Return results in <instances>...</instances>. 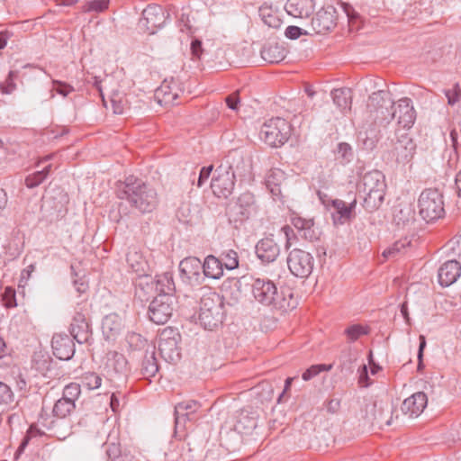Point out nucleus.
<instances>
[{
    "label": "nucleus",
    "mask_w": 461,
    "mask_h": 461,
    "mask_svg": "<svg viewBox=\"0 0 461 461\" xmlns=\"http://www.w3.org/2000/svg\"><path fill=\"white\" fill-rule=\"evenodd\" d=\"M414 219V212L409 205L398 206L394 210L393 221L399 228H403Z\"/></svg>",
    "instance_id": "ea45409f"
},
{
    "label": "nucleus",
    "mask_w": 461,
    "mask_h": 461,
    "mask_svg": "<svg viewBox=\"0 0 461 461\" xmlns=\"http://www.w3.org/2000/svg\"><path fill=\"white\" fill-rule=\"evenodd\" d=\"M291 222L298 230L299 235L306 240L313 241L319 239V231L314 228L312 219H304L294 215L292 217Z\"/></svg>",
    "instance_id": "c85d7f7f"
},
{
    "label": "nucleus",
    "mask_w": 461,
    "mask_h": 461,
    "mask_svg": "<svg viewBox=\"0 0 461 461\" xmlns=\"http://www.w3.org/2000/svg\"><path fill=\"white\" fill-rule=\"evenodd\" d=\"M331 369V365H314L309 367L303 373L302 378L304 381H309L317 375H319L321 371H329Z\"/></svg>",
    "instance_id": "864d4df0"
},
{
    "label": "nucleus",
    "mask_w": 461,
    "mask_h": 461,
    "mask_svg": "<svg viewBox=\"0 0 461 461\" xmlns=\"http://www.w3.org/2000/svg\"><path fill=\"white\" fill-rule=\"evenodd\" d=\"M2 300L4 304L7 308H13L17 305L15 291L11 287H6L4 294H2Z\"/></svg>",
    "instance_id": "13d9d810"
},
{
    "label": "nucleus",
    "mask_w": 461,
    "mask_h": 461,
    "mask_svg": "<svg viewBox=\"0 0 461 461\" xmlns=\"http://www.w3.org/2000/svg\"><path fill=\"white\" fill-rule=\"evenodd\" d=\"M393 113H394V119L397 120L398 126L407 130L413 126L417 115L412 101L408 97L401 98L395 102Z\"/></svg>",
    "instance_id": "2eb2a0df"
},
{
    "label": "nucleus",
    "mask_w": 461,
    "mask_h": 461,
    "mask_svg": "<svg viewBox=\"0 0 461 461\" xmlns=\"http://www.w3.org/2000/svg\"><path fill=\"white\" fill-rule=\"evenodd\" d=\"M136 296L140 300H148L155 292L154 278L147 274L138 277L136 283Z\"/></svg>",
    "instance_id": "72a5a7b5"
},
{
    "label": "nucleus",
    "mask_w": 461,
    "mask_h": 461,
    "mask_svg": "<svg viewBox=\"0 0 461 461\" xmlns=\"http://www.w3.org/2000/svg\"><path fill=\"white\" fill-rule=\"evenodd\" d=\"M461 275V265L456 260L445 262L438 271V283L447 287L454 284Z\"/></svg>",
    "instance_id": "b1692460"
},
{
    "label": "nucleus",
    "mask_w": 461,
    "mask_h": 461,
    "mask_svg": "<svg viewBox=\"0 0 461 461\" xmlns=\"http://www.w3.org/2000/svg\"><path fill=\"white\" fill-rule=\"evenodd\" d=\"M419 212L426 221L441 218L444 213L442 194L436 188H428L421 192L418 200Z\"/></svg>",
    "instance_id": "423d86ee"
},
{
    "label": "nucleus",
    "mask_w": 461,
    "mask_h": 461,
    "mask_svg": "<svg viewBox=\"0 0 461 461\" xmlns=\"http://www.w3.org/2000/svg\"><path fill=\"white\" fill-rule=\"evenodd\" d=\"M366 419L371 424L379 427L390 426L392 423L393 406L384 401H374L366 405Z\"/></svg>",
    "instance_id": "f8f14e48"
},
{
    "label": "nucleus",
    "mask_w": 461,
    "mask_h": 461,
    "mask_svg": "<svg viewBox=\"0 0 461 461\" xmlns=\"http://www.w3.org/2000/svg\"><path fill=\"white\" fill-rule=\"evenodd\" d=\"M428 398L423 392H417L406 398L401 406L402 413L410 418L418 417L427 406Z\"/></svg>",
    "instance_id": "412c9836"
},
{
    "label": "nucleus",
    "mask_w": 461,
    "mask_h": 461,
    "mask_svg": "<svg viewBox=\"0 0 461 461\" xmlns=\"http://www.w3.org/2000/svg\"><path fill=\"white\" fill-rule=\"evenodd\" d=\"M223 301L214 291H205L200 299L199 322L205 329L213 330L223 319Z\"/></svg>",
    "instance_id": "7ed1b4c3"
},
{
    "label": "nucleus",
    "mask_w": 461,
    "mask_h": 461,
    "mask_svg": "<svg viewBox=\"0 0 461 461\" xmlns=\"http://www.w3.org/2000/svg\"><path fill=\"white\" fill-rule=\"evenodd\" d=\"M201 404L194 400L184 401L175 406L176 427L185 426L186 420H194Z\"/></svg>",
    "instance_id": "4be33fe9"
},
{
    "label": "nucleus",
    "mask_w": 461,
    "mask_h": 461,
    "mask_svg": "<svg viewBox=\"0 0 461 461\" xmlns=\"http://www.w3.org/2000/svg\"><path fill=\"white\" fill-rule=\"evenodd\" d=\"M396 140H392V149L387 158L397 165L405 166L411 161L416 152V143L408 133L395 131Z\"/></svg>",
    "instance_id": "6e6552de"
},
{
    "label": "nucleus",
    "mask_w": 461,
    "mask_h": 461,
    "mask_svg": "<svg viewBox=\"0 0 461 461\" xmlns=\"http://www.w3.org/2000/svg\"><path fill=\"white\" fill-rule=\"evenodd\" d=\"M33 433H34L33 428L30 427V429L27 430L26 434L24 435L23 438L21 441L19 447L17 448V450L14 454L15 458H18L19 456L24 451V449L28 446Z\"/></svg>",
    "instance_id": "0e129e2a"
},
{
    "label": "nucleus",
    "mask_w": 461,
    "mask_h": 461,
    "mask_svg": "<svg viewBox=\"0 0 461 461\" xmlns=\"http://www.w3.org/2000/svg\"><path fill=\"white\" fill-rule=\"evenodd\" d=\"M105 451L110 461H129L128 456L122 454L118 444H107Z\"/></svg>",
    "instance_id": "8fccbe9b"
},
{
    "label": "nucleus",
    "mask_w": 461,
    "mask_h": 461,
    "mask_svg": "<svg viewBox=\"0 0 461 461\" xmlns=\"http://www.w3.org/2000/svg\"><path fill=\"white\" fill-rule=\"evenodd\" d=\"M256 254L263 263H272L279 256L280 248L273 239H262L256 245Z\"/></svg>",
    "instance_id": "393cba45"
},
{
    "label": "nucleus",
    "mask_w": 461,
    "mask_h": 461,
    "mask_svg": "<svg viewBox=\"0 0 461 461\" xmlns=\"http://www.w3.org/2000/svg\"><path fill=\"white\" fill-rule=\"evenodd\" d=\"M46 179L43 172L36 171L26 176L24 183L28 188H34L40 185Z\"/></svg>",
    "instance_id": "5fc2aeb1"
},
{
    "label": "nucleus",
    "mask_w": 461,
    "mask_h": 461,
    "mask_svg": "<svg viewBox=\"0 0 461 461\" xmlns=\"http://www.w3.org/2000/svg\"><path fill=\"white\" fill-rule=\"evenodd\" d=\"M184 90L177 80L171 78L165 79L161 86L156 90L155 96L159 104H174L175 101L183 94Z\"/></svg>",
    "instance_id": "6ab92c4d"
},
{
    "label": "nucleus",
    "mask_w": 461,
    "mask_h": 461,
    "mask_svg": "<svg viewBox=\"0 0 461 461\" xmlns=\"http://www.w3.org/2000/svg\"><path fill=\"white\" fill-rule=\"evenodd\" d=\"M202 268L201 260L195 257L185 258L179 264L182 278H185L188 281H199Z\"/></svg>",
    "instance_id": "bb28decb"
},
{
    "label": "nucleus",
    "mask_w": 461,
    "mask_h": 461,
    "mask_svg": "<svg viewBox=\"0 0 461 461\" xmlns=\"http://www.w3.org/2000/svg\"><path fill=\"white\" fill-rule=\"evenodd\" d=\"M167 17V14L161 5H149L142 11L140 26L145 27L150 34H153L157 29L164 25Z\"/></svg>",
    "instance_id": "4468645a"
},
{
    "label": "nucleus",
    "mask_w": 461,
    "mask_h": 461,
    "mask_svg": "<svg viewBox=\"0 0 461 461\" xmlns=\"http://www.w3.org/2000/svg\"><path fill=\"white\" fill-rule=\"evenodd\" d=\"M52 84V90L55 91L57 94L62 95L63 97L68 96L70 93L74 92L75 90L72 86L59 80H53Z\"/></svg>",
    "instance_id": "4d7b16f0"
},
{
    "label": "nucleus",
    "mask_w": 461,
    "mask_h": 461,
    "mask_svg": "<svg viewBox=\"0 0 461 461\" xmlns=\"http://www.w3.org/2000/svg\"><path fill=\"white\" fill-rule=\"evenodd\" d=\"M334 104L341 110L350 109L351 91L348 88L334 89L331 92Z\"/></svg>",
    "instance_id": "a19ab883"
},
{
    "label": "nucleus",
    "mask_w": 461,
    "mask_h": 461,
    "mask_svg": "<svg viewBox=\"0 0 461 461\" xmlns=\"http://www.w3.org/2000/svg\"><path fill=\"white\" fill-rule=\"evenodd\" d=\"M336 10L332 6L322 8L312 19V27L318 34L330 32L336 25Z\"/></svg>",
    "instance_id": "a211bd4d"
},
{
    "label": "nucleus",
    "mask_w": 461,
    "mask_h": 461,
    "mask_svg": "<svg viewBox=\"0 0 461 461\" xmlns=\"http://www.w3.org/2000/svg\"><path fill=\"white\" fill-rule=\"evenodd\" d=\"M255 210V197L251 193L246 192L240 195L230 212L235 221H243L249 219Z\"/></svg>",
    "instance_id": "f3484780"
},
{
    "label": "nucleus",
    "mask_w": 461,
    "mask_h": 461,
    "mask_svg": "<svg viewBox=\"0 0 461 461\" xmlns=\"http://www.w3.org/2000/svg\"><path fill=\"white\" fill-rule=\"evenodd\" d=\"M235 179L230 171L219 165L211 182V188L214 195L219 198H228L234 189Z\"/></svg>",
    "instance_id": "ddd939ff"
},
{
    "label": "nucleus",
    "mask_w": 461,
    "mask_h": 461,
    "mask_svg": "<svg viewBox=\"0 0 461 461\" xmlns=\"http://www.w3.org/2000/svg\"><path fill=\"white\" fill-rule=\"evenodd\" d=\"M359 377L358 383L361 386L367 387L371 384L370 378L368 376V370L366 365L363 364L361 367L358 369Z\"/></svg>",
    "instance_id": "69168bd1"
},
{
    "label": "nucleus",
    "mask_w": 461,
    "mask_h": 461,
    "mask_svg": "<svg viewBox=\"0 0 461 461\" xmlns=\"http://www.w3.org/2000/svg\"><path fill=\"white\" fill-rule=\"evenodd\" d=\"M122 330L121 318L112 313L106 315L102 321V331L107 340L114 339Z\"/></svg>",
    "instance_id": "7c9ffc66"
},
{
    "label": "nucleus",
    "mask_w": 461,
    "mask_h": 461,
    "mask_svg": "<svg viewBox=\"0 0 461 461\" xmlns=\"http://www.w3.org/2000/svg\"><path fill=\"white\" fill-rule=\"evenodd\" d=\"M221 261L225 268L233 270L239 267V256L233 249H228L221 254Z\"/></svg>",
    "instance_id": "a18cd8bd"
},
{
    "label": "nucleus",
    "mask_w": 461,
    "mask_h": 461,
    "mask_svg": "<svg viewBox=\"0 0 461 461\" xmlns=\"http://www.w3.org/2000/svg\"><path fill=\"white\" fill-rule=\"evenodd\" d=\"M212 167H213L212 166H209V167H203L201 168L199 176H198V179H197V186L198 187L203 186V183L209 178V176L212 173Z\"/></svg>",
    "instance_id": "338daca9"
},
{
    "label": "nucleus",
    "mask_w": 461,
    "mask_h": 461,
    "mask_svg": "<svg viewBox=\"0 0 461 461\" xmlns=\"http://www.w3.org/2000/svg\"><path fill=\"white\" fill-rule=\"evenodd\" d=\"M69 331L73 339L79 344L88 342L92 332L86 314L82 309L76 311L70 324Z\"/></svg>",
    "instance_id": "dca6fc26"
},
{
    "label": "nucleus",
    "mask_w": 461,
    "mask_h": 461,
    "mask_svg": "<svg viewBox=\"0 0 461 461\" xmlns=\"http://www.w3.org/2000/svg\"><path fill=\"white\" fill-rule=\"evenodd\" d=\"M405 241H397L391 248H388L383 252V256L386 258H393L396 254L400 253L405 248Z\"/></svg>",
    "instance_id": "052dcab7"
},
{
    "label": "nucleus",
    "mask_w": 461,
    "mask_h": 461,
    "mask_svg": "<svg viewBox=\"0 0 461 461\" xmlns=\"http://www.w3.org/2000/svg\"><path fill=\"white\" fill-rule=\"evenodd\" d=\"M119 199H125L141 213L151 212L158 203L157 191L150 185L133 176L120 183L117 188Z\"/></svg>",
    "instance_id": "f257e3e1"
},
{
    "label": "nucleus",
    "mask_w": 461,
    "mask_h": 461,
    "mask_svg": "<svg viewBox=\"0 0 461 461\" xmlns=\"http://www.w3.org/2000/svg\"><path fill=\"white\" fill-rule=\"evenodd\" d=\"M80 393V384L77 383H70L69 384L65 386L61 398L70 402H74L76 403V401L79 398Z\"/></svg>",
    "instance_id": "de8ad7c7"
},
{
    "label": "nucleus",
    "mask_w": 461,
    "mask_h": 461,
    "mask_svg": "<svg viewBox=\"0 0 461 461\" xmlns=\"http://www.w3.org/2000/svg\"><path fill=\"white\" fill-rule=\"evenodd\" d=\"M176 305L174 295L158 294L149 306L148 315L156 324H165L171 317Z\"/></svg>",
    "instance_id": "9d476101"
},
{
    "label": "nucleus",
    "mask_w": 461,
    "mask_h": 461,
    "mask_svg": "<svg viewBox=\"0 0 461 461\" xmlns=\"http://www.w3.org/2000/svg\"><path fill=\"white\" fill-rule=\"evenodd\" d=\"M14 402V394L12 389L5 383L0 382V407H6Z\"/></svg>",
    "instance_id": "49530a36"
},
{
    "label": "nucleus",
    "mask_w": 461,
    "mask_h": 461,
    "mask_svg": "<svg viewBox=\"0 0 461 461\" xmlns=\"http://www.w3.org/2000/svg\"><path fill=\"white\" fill-rule=\"evenodd\" d=\"M367 333V329L358 324L351 325L345 330V334L351 342L356 341L362 335H366Z\"/></svg>",
    "instance_id": "603ef678"
},
{
    "label": "nucleus",
    "mask_w": 461,
    "mask_h": 461,
    "mask_svg": "<svg viewBox=\"0 0 461 461\" xmlns=\"http://www.w3.org/2000/svg\"><path fill=\"white\" fill-rule=\"evenodd\" d=\"M75 409L76 403L74 402L60 398L55 402L52 412L55 417L64 419L69 416Z\"/></svg>",
    "instance_id": "79ce46f5"
},
{
    "label": "nucleus",
    "mask_w": 461,
    "mask_h": 461,
    "mask_svg": "<svg viewBox=\"0 0 461 461\" xmlns=\"http://www.w3.org/2000/svg\"><path fill=\"white\" fill-rule=\"evenodd\" d=\"M357 353L351 348L342 351L339 361L342 368L351 370L352 364L357 360Z\"/></svg>",
    "instance_id": "3c124183"
},
{
    "label": "nucleus",
    "mask_w": 461,
    "mask_h": 461,
    "mask_svg": "<svg viewBox=\"0 0 461 461\" xmlns=\"http://www.w3.org/2000/svg\"><path fill=\"white\" fill-rule=\"evenodd\" d=\"M363 207L373 212L376 210L384 202L386 184L384 174L379 170H373L366 173L362 178Z\"/></svg>",
    "instance_id": "39448f33"
},
{
    "label": "nucleus",
    "mask_w": 461,
    "mask_h": 461,
    "mask_svg": "<svg viewBox=\"0 0 461 461\" xmlns=\"http://www.w3.org/2000/svg\"><path fill=\"white\" fill-rule=\"evenodd\" d=\"M266 185L274 197L282 196L287 185L285 173L279 168L271 169L267 175Z\"/></svg>",
    "instance_id": "a878e982"
},
{
    "label": "nucleus",
    "mask_w": 461,
    "mask_h": 461,
    "mask_svg": "<svg viewBox=\"0 0 461 461\" xmlns=\"http://www.w3.org/2000/svg\"><path fill=\"white\" fill-rule=\"evenodd\" d=\"M354 158V152L351 146L346 142H340L338 144L336 149V158L342 164L349 163Z\"/></svg>",
    "instance_id": "c03bdc74"
},
{
    "label": "nucleus",
    "mask_w": 461,
    "mask_h": 461,
    "mask_svg": "<svg viewBox=\"0 0 461 461\" xmlns=\"http://www.w3.org/2000/svg\"><path fill=\"white\" fill-rule=\"evenodd\" d=\"M226 170L230 171L234 177L240 179L249 178L252 171V162L249 158H245L238 149L231 150L224 157L220 164Z\"/></svg>",
    "instance_id": "9b49d317"
},
{
    "label": "nucleus",
    "mask_w": 461,
    "mask_h": 461,
    "mask_svg": "<svg viewBox=\"0 0 461 461\" xmlns=\"http://www.w3.org/2000/svg\"><path fill=\"white\" fill-rule=\"evenodd\" d=\"M258 425L256 419L249 416L248 413H240L235 424V429L240 433H249Z\"/></svg>",
    "instance_id": "37998d69"
},
{
    "label": "nucleus",
    "mask_w": 461,
    "mask_h": 461,
    "mask_svg": "<svg viewBox=\"0 0 461 461\" xmlns=\"http://www.w3.org/2000/svg\"><path fill=\"white\" fill-rule=\"evenodd\" d=\"M197 209L190 202H183L176 210V216L184 224H191L196 219Z\"/></svg>",
    "instance_id": "58836bf2"
},
{
    "label": "nucleus",
    "mask_w": 461,
    "mask_h": 461,
    "mask_svg": "<svg viewBox=\"0 0 461 461\" xmlns=\"http://www.w3.org/2000/svg\"><path fill=\"white\" fill-rule=\"evenodd\" d=\"M446 97L447 98V103L450 105H454L459 101L461 95V89L459 86L455 85L453 89H448L445 91Z\"/></svg>",
    "instance_id": "bf43d9fd"
},
{
    "label": "nucleus",
    "mask_w": 461,
    "mask_h": 461,
    "mask_svg": "<svg viewBox=\"0 0 461 461\" xmlns=\"http://www.w3.org/2000/svg\"><path fill=\"white\" fill-rule=\"evenodd\" d=\"M203 275L212 279H219L223 275V265L221 259L212 255L205 258L204 262L202 263Z\"/></svg>",
    "instance_id": "473e14b6"
},
{
    "label": "nucleus",
    "mask_w": 461,
    "mask_h": 461,
    "mask_svg": "<svg viewBox=\"0 0 461 461\" xmlns=\"http://www.w3.org/2000/svg\"><path fill=\"white\" fill-rule=\"evenodd\" d=\"M395 102L389 91L378 90L368 97L366 110L369 120L375 125L386 127L394 119L393 108Z\"/></svg>",
    "instance_id": "f03ea898"
},
{
    "label": "nucleus",
    "mask_w": 461,
    "mask_h": 461,
    "mask_svg": "<svg viewBox=\"0 0 461 461\" xmlns=\"http://www.w3.org/2000/svg\"><path fill=\"white\" fill-rule=\"evenodd\" d=\"M331 205L335 210V213L332 214L334 223L342 224L354 216L353 211L357 205V199L354 198L348 204L343 200L335 199L332 200Z\"/></svg>",
    "instance_id": "cd10ccee"
},
{
    "label": "nucleus",
    "mask_w": 461,
    "mask_h": 461,
    "mask_svg": "<svg viewBox=\"0 0 461 461\" xmlns=\"http://www.w3.org/2000/svg\"><path fill=\"white\" fill-rule=\"evenodd\" d=\"M108 8L107 0H94L87 3V11L89 12H103Z\"/></svg>",
    "instance_id": "e2e57ef3"
},
{
    "label": "nucleus",
    "mask_w": 461,
    "mask_h": 461,
    "mask_svg": "<svg viewBox=\"0 0 461 461\" xmlns=\"http://www.w3.org/2000/svg\"><path fill=\"white\" fill-rule=\"evenodd\" d=\"M228 107L231 110H237L240 104L239 92H234L225 98Z\"/></svg>",
    "instance_id": "774afa93"
},
{
    "label": "nucleus",
    "mask_w": 461,
    "mask_h": 461,
    "mask_svg": "<svg viewBox=\"0 0 461 461\" xmlns=\"http://www.w3.org/2000/svg\"><path fill=\"white\" fill-rule=\"evenodd\" d=\"M285 10L294 17H308L313 12V0H288Z\"/></svg>",
    "instance_id": "c756f323"
},
{
    "label": "nucleus",
    "mask_w": 461,
    "mask_h": 461,
    "mask_svg": "<svg viewBox=\"0 0 461 461\" xmlns=\"http://www.w3.org/2000/svg\"><path fill=\"white\" fill-rule=\"evenodd\" d=\"M260 54L267 62L278 63L285 58L286 50L278 43H268L262 48Z\"/></svg>",
    "instance_id": "2f4dec72"
},
{
    "label": "nucleus",
    "mask_w": 461,
    "mask_h": 461,
    "mask_svg": "<svg viewBox=\"0 0 461 461\" xmlns=\"http://www.w3.org/2000/svg\"><path fill=\"white\" fill-rule=\"evenodd\" d=\"M126 261L132 272L136 273L138 276L146 274L148 268L147 261L136 250L130 251L127 254Z\"/></svg>",
    "instance_id": "e433bc0d"
},
{
    "label": "nucleus",
    "mask_w": 461,
    "mask_h": 461,
    "mask_svg": "<svg viewBox=\"0 0 461 461\" xmlns=\"http://www.w3.org/2000/svg\"><path fill=\"white\" fill-rule=\"evenodd\" d=\"M83 384L89 390L97 389L102 384V377L92 372H88L82 376Z\"/></svg>",
    "instance_id": "09e8293b"
},
{
    "label": "nucleus",
    "mask_w": 461,
    "mask_h": 461,
    "mask_svg": "<svg viewBox=\"0 0 461 461\" xmlns=\"http://www.w3.org/2000/svg\"><path fill=\"white\" fill-rule=\"evenodd\" d=\"M252 294L257 302L266 306H273L283 311L294 308V305L290 303L293 294H289L290 299L287 300L283 292L281 294L278 292L276 284L267 278L254 280Z\"/></svg>",
    "instance_id": "20e7f679"
},
{
    "label": "nucleus",
    "mask_w": 461,
    "mask_h": 461,
    "mask_svg": "<svg viewBox=\"0 0 461 461\" xmlns=\"http://www.w3.org/2000/svg\"><path fill=\"white\" fill-rule=\"evenodd\" d=\"M126 357L116 351H110L107 354L106 366L112 368L116 374H123L127 371Z\"/></svg>",
    "instance_id": "4c0bfd02"
},
{
    "label": "nucleus",
    "mask_w": 461,
    "mask_h": 461,
    "mask_svg": "<svg viewBox=\"0 0 461 461\" xmlns=\"http://www.w3.org/2000/svg\"><path fill=\"white\" fill-rule=\"evenodd\" d=\"M51 347L54 356L60 360H69L75 354L74 341L66 334H55Z\"/></svg>",
    "instance_id": "aec40b11"
},
{
    "label": "nucleus",
    "mask_w": 461,
    "mask_h": 461,
    "mask_svg": "<svg viewBox=\"0 0 461 461\" xmlns=\"http://www.w3.org/2000/svg\"><path fill=\"white\" fill-rule=\"evenodd\" d=\"M177 344L178 340L175 337H166V331L161 334L158 350L167 362L175 363L180 359V348Z\"/></svg>",
    "instance_id": "5701e85b"
},
{
    "label": "nucleus",
    "mask_w": 461,
    "mask_h": 461,
    "mask_svg": "<svg viewBox=\"0 0 461 461\" xmlns=\"http://www.w3.org/2000/svg\"><path fill=\"white\" fill-rule=\"evenodd\" d=\"M154 283L155 293H158V294L174 295L175 283L171 274L164 273L162 275L156 276Z\"/></svg>",
    "instance_id": "f704fd0d"
},
{
    "label": "nucleus",
    "mask_w": 461,
    "mask_h": 461,
    "mask_svg": "<svg viewBox=\"0 0 461 461\" xmlns=\"http://www.w3.org/2000/svg\"><path fill=\"white\" fill-rule=\"evenodd\" d=\"M286 262L291 274L299 278H307L314 267L312 255L302 249H292L288 253Z\"/></svg>",
    "instance_id": "1a4fd4ad"
},
{
    "label": "nucleus",
    "mask_w": 461,
    "mask_h": 461,
    "mask_svg": "<svg viewBox=\"0 0 461 461\" xmlns=\"http://www.w3.org/2000/svg\"><path fill=\"white\" fill-rule=\"evenodd\" d=\"M291 135V125L280 117L271 118L260 130V138L270 147L277 148L285 144Z\"/></svg>",
    "instance_id": "0eeeda50"
},
{
    "label": "nucleus",
    "mask_w": 461,
    "mask_h": 461,
    "mask_svg": "<svg viewBox=\"0 0 461 461\" xmlns=\"http://www.w3.org/2000/svg\"><path fill=\"white\" fill-rule=\"evenodd\" d=\"M112 107L115 114H122L125 111L126 101L119 94H113L111 97Z\"/></svg>",
    "instance_id": "6e6d98bb"
},
{
    "label": "nucleus",
    "mask_w": 461,
    "mask_h": 461,
    "mask_svg": "<svg viewBox=\"0 0 461 461\" xmlns=\"http://www.w3.org/2000/svg\"><path fill=\"white\" fill-rule=\"evenodd\" d=\"M158 372V365L154 349L150 352L147 351L141 363L140 374L143 375V378L149 380L155 376Z\"/></svg>",
    "instance_id": "c9c22d12"
},
{
    "label": "nucleus",
    "mask_w": 461,
    "mask_h": 461,
    "mask_svg": "<svg viewBox=\"0 0 461 461\" xmlns=\"http://www.w3.org/2000/svg\"><path fill=\"white\" fill-rule=\"evenodd\" d=\"M308 32L298 26L290 25L285 29V35L291 40H296L301 35H307Z\"/></svg>",
    "instance_id": "680f3d73"
}]
</instances>
